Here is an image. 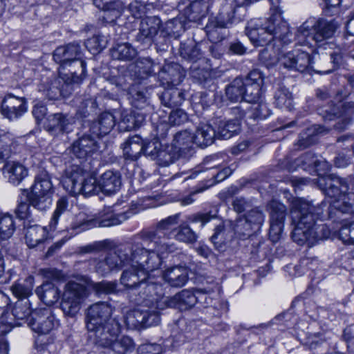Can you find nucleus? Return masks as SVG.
Listing matches in <instances>:
<instances>
[{"label": "nucleus", "mask_w": 354, "mask_h": 354, "mask_svg": "<svg viewBox=\"0 0 354 354\" xmlns=\"http://www.w3.org/2000/svg\"><path fill=\"white\" fill-rule=\"evenodd\" d=\"M323 205L315 206L304 198L295 199L291 203L290 216L294 229L292 238L299 245L308 243L314 245L320 240L326 239L330 234L328 226L317 223V218H323Z\"/></svg>", "instance_id": "obj_1"}, {"label": "nucleus", "mask_w": 354, "mask_h": 354, "mask_svg": "<svg viewBox=\"0 0 354 354\" xmlns=\"http://www.w3.org/2000/svg\"><path fill=\"white\" fill-rule=\"evenodd\" d=\"M245 34L254 46H263L274 39L284 44H288L293 40V34L288 24L283 19L281 12L278 10L265 21L251 19L245 28Z\"/></svg>", "instance_id": "obj_2"}, {"label": "nucleus", "mask_w": 354, "mask_h": 354, "mask_svg": "<svg viewBox=\"0 0 354 354\" xmlns=\"http://www.w3.org/2000/svg\"><path fill=\"white\" fill-rule=\"evenodd\" d=\"M319 189L331 198L330 205L342 213L354 214V177L342 178L335 174L317 179Z\"/></svg>", "instance_id": "obj_3"}, {"label": "nucleus", "mask_w": 354, "mask_h": 354, "mask_svg": "<svg viewBox=\"0 0 354 354\" xmlns=\"http://www.w3.org/2000/svg\"><path fill=\"white\" fill-rule=\"evenodd\" d=\"M62 184L64 189L73 196L82 194L87 197L101 192L99 181L78 165H73L66 171Z\"/></svg>", "instance_id": "obj_4"}, {"label": "nucleus", "mask_w": 354, "mask_h": 354, "mask_svg": "<svg viewBox=\"0 0 354 354\" xmlns=\"http://www.w3.org/2000/svg\"><path fill=\"white\" fill-rule=\"evenodd\" d=\"M130 268L124 270L120 277V283L136 295L132 301L136 304L141 302L145 297H152L158 285L149 281V276L142 272L135 263L131 262Z\"/></svg>", "instance_id": "obj_5"}, {"label": "nucleus", "mask_w": 354, "mask_h": 354, "mask_svg": "<svg viewBox=\"0 0 354 354\" xmlns=\"http://www.w3.org/2000/svg\"><path fill=\"white\" fill-rule=\"evenodd\" d=\"M180 214L169 216L160 221L153 230H145L140 232L142 241L153 243L158 251L171 252L176 250L174 243H169V234L166 231L178 224Z\"/></svg>", "instance_id": "obj_6"}, {"label": "nucleus", "mask_w": 354, "mask_h": 354, "mask_svg": "<svg viewBox=\"0 0 354 354\" xmlns=\"http://www.w3.org/2000/svg\"><path fill=\"white\" fill-rule=\"evenodd\" d=\"M152 248H146L141 243H129L130 263H135L142 272L149 274L158 269L162 263L160 253L153 243Z\"/></svg>", "instance_id": "obj_7"}, {"label": "nucleus", "mask_w": 354, "mask_h": 354, "mask_svg": "<svg viewBox=\"0 0 354 354\" xmlns=\"http://www.w3.org/2000/svg\"><path fill=\"white\" fill-rule=\"evenodd\" d=\"M279 64L288 70H294L299 72H304L312 68L319 74H328L332 73L336 66L334 64L331 68L319 71L313 69V59L310 53L304 49H295L292 51L281 54L279 56Z\"/></svg>", "instance_id": "obj_8"}, {"label": "nucleus", "mask_w": 354, "mask_h": 354, "mask_svg": "<svg viewBox=\"0 0 354 354\" xmlns=\"http://www.w3.org/2000/svg\"><path fill=\"white\" fill-rule=\"evenodd\" d=\"M82 283L69 281L65 286L60 306L66 316L74 317L77 315L87 296V285Z\"/></svg>", "instance_id": "obj_9"}, {"label": "nucleus", "mask_w": 354, "mask_h": 354, "mask_svg": "<svg viewBox=\"0 0 354 354\" xmlns=\"http://www.w3.org/2000/svg\"><path fill=\"white\" fill-rule=\"evenodd\" d=\"M218 290V283L212 282L210 287L198 288L195 290V292L189 290H183L172 297H164L163 302L167 307L186 310L192 308L197 302H201L205 293Z\"/></svg>", "instance_id": "obj_10"}, {"label": "nucleus", "mask_w": 354, "mask_h": 354, "mask_svg": "<svg viewBox=\"0 0 354 354\" xmlns=\"http://www.w3.org/2000/svg\"><path fill=\"white\" fill-rule=\"evenodd\" d=\"M129 243L119 246L113 252L96 261L95 270L102 276H105L113 270H119L130 263Z\"/></svg>", "instance_id": "obj_11"}, {"label": "nucleus", "mask_w": 354, "mask_h": 354, "mask_svg": "<svg viewBox=\"0 0 354 354\" xmlns=\"http://www.w3.org/2000/svg\"><path fill=\"white\" fill-rule=\"evenodd\" d=\"M89 337L99 346L108 348L113 341L116 340L120 333V325L117 319L97 326L93 330H88Z\"/></svg>", "instance_id": "obj_12"}, {"label": "nucleus", "mask_w": 354, "mask_h": 354, "mask_svg": "<svg viewBox=\"0 0 354 354\" xmlns=\"http://www.w3.org/2000/svg\"><path fill=\"white\" fill-rule=\"evenodd\" d=\"M113 308L106 302H97L86 310V324L87 330H93L97 326L115 319L112 317Z\"/></svg>", "instance_id": "obj_13"}, {"label": "nucleus", "mask_w": 354, "mask_h": 354, "mask_svg": "<svg viewBox=\"0 0 354 354\" xmlns=\"http://www.w3.org/2000/svg\"><path fill=\"white\" fill-rule=\"evenodd\" d=\"M28 325L39 334H47L58 326L52 311L48 308L33 311Z\"/></svg>", "instance_id": "obj_14"}, {"label": "nucleus", "mask_w": 354, "mask_h": 354, "mask_svg": "<svg viewBox=\"0 0 354 354\" xmlns=\"http://www.w3.org/2000/svg\"><path fill=\"white\" fill-rule=\"evenodd\" d=\"M27 111L26 98L6 94L1 104V113L10 121L17 120Z\"/></svg>", "instance_id": "obj_15"}, {"label": "nucleus", "mask_w": 354, "mask_h": 354, "mask_svg": "<svg viewBox=\"0 0 354 354\" xmlns=\"http://www.w3.org/2000/svg\"><path fill=\"white\" fill-rule=\"evenodd\" d=\"M59 75L66 84H80L86 75V62L80 59L59 67Z\"/></svg>", "instance_id": "obj_16"}, {"label": "nucleus", "mask_w": 354, "mask_h": 354, "mask_svg": "<svg viewBox=\"0 0 354 354\" xmlns=\"http://www.w3.org/2000/svg\"><path fill=\"white\" fill-rule=\"evenodd\" d=\"M74 123L73 117L57 113L48 117L45 128L53 135L57 136L59 133H68L72 131Z\"/></svg>", "instance_id": "obj_17"}, {"label": "nucleus", "mask_w": 354, "mask_h": 354, "mask_svg": "<svg viewBox=\"0 0 354 354\" xmlns=\"http://www.w3.org/2000/svg\"><path fill=\"white\" fill-rule=\"evenodd\" d=\"M82 51L77 43H70L65 46L57 47L53 52V59L59 64L60 66H65L75 60L82 59Z\"/></svg>", "instance_id": "obj_18"}, {"label": "nucleus", "mask_w": 354, "mask_h": 354, "mask_svg": "<svg viewBox=\"0 0 354 354\" xmlns=\"http://www.w3.org/2000/svg\"><path fill=\"white\" fill-rule=\"evenodd\" d=\"M98 148L95 139L86 133L73 142L70 152L77 158L85 159L97 151Z\"/></svg>", "instance_id": "obj_19"}, {"label": "nucleus", "mask_w": 354, "mask_h": 354, "mask_svg": "<svg viewBox=\"0 0 354 354\" xmlns=\"http://www.w3.org/2000/svg\"><path fill=\"white\" fill-rule=\"evenodd\" d=\"M161 25L160 19L156 17H149L141 20L136 41L141 44H150L157 35Z\"/></svg>", "instance_id": "obj_20"}, {"label": "nucleus", "mask_w": 354, "mask_h": 354, "mask_svg": "<svg viewBox=\"0 0 354 354\" xmlns=\"http://www.w3.org/2000/svg\"><path fill=\"white\" fill-rule=\"evenodd\" d=\"M151 297H145V299H142L143 317H145L143 318V327H149L158 324L160 319L158 309L162 310L167 307L163 302V297L159 301H156V306L153 303L154 299H150Z\"/></svg>", "instance_id": "obj_21"}, {"label": "nucleus", "mask_w": 354, "mask_h": 354, "mask_svg": "<svg viewBox=\"0 0 354 354\" xmlns=\"http://www.w3.org/2000/svg\"><path fill=\"white\" fill-rule=\"evenodd\" d=\"M232 14L234 15L232 16L233 18L231 19L230 21L226 23V24L221 23L220 12L215 19L209 20L207 24L205 26V32L209 39L212 43H217L223 39L224 36L221 32V29L228 28L232 24L243 20V15L237 14L236 15L235 13Z\"/></svg>", "instance_id": "obj_22"}, {"label": "nucleus", "mask_w": 354, "mask_h": 354, "mask_svg": "<svg viewBox=\"0 0 354 354\" xmlns=\"http://www.w3.org/2000/svg\"><path fill=\"white\" fill-rule=\"evenodd\" d=\"M173 145L183 158L191 157L194 153L195 139L194 134L187 130L181 131L175 134Z\"/></svg>", "instance_id": "obj_23"}, {"label": "nucleus", "mask_w": 354, "mask_h": 354, "mask_svg": "<svg viewBox=\"0 0 354 354\" xmlns=\"http://www.w3.org/2000/svg\"><path fill=\"white\" fill-rule=\"evenodd\" d=\"M317 23L318 19L309 17L298 28L295 36L293 35V39L295 38L297 43L301 46L308 48L313 46L312 36L315 34Z\"/></svg>", "instance_id": "obj_24"}, {"label": "nucleus", "mask_w": 354, "mask_h": 354, "mask_svg": "<svg viewBox=\"0 0 354 354\" xmlns=\"http://www.w3.org/2000/svg\"><path fill=\"white\" fill-rule=\"evenodd\" d=\"M115 125V117L111 113L105 112L91 124L89 131L93 136L102 137L109 133Z\"/></svg>", "instance_id": "obj_25"}, {"label": "nucleus", "mask_w": 354, "mask_h": 354, "mask_svg": "<svg viewBox=\"0 0 354 354\" xmlns=\"http://www.w3.org/2000/svg\"><path fill=\"white\" fill-rule=\"evenodd\" d=\"M234 235L233 222L232 221H227L216 226L214 232L211 236V241L216 248L222 250L223 245L231 240Z\"/></svg>", "instance_id": "obj_26"}, {"label": "nucleus", "mask_w": 354, "mask_h": 354, "mask_svg": "<svg viewBox=\"0 0 354 354\" xmlns=\"http://www.w3.org/2000/svg\"><path fill=\"white\" fill-rule=\"evenodd\" d=\"M3 171L8 182L14 185H19L28 175L27 167L17 161L6 162Z\"/></svg>", "instance_id": "obj_27"}, {"label": "nucleus", "mask_w": 354, "mask_h": 354, "mask_svg": "<svg viewBox=\"0 0 354 354\" xmlns=\"http://www.w3.org/2000/svg\"><path fill=\"white\" fill-rule=\"evenodd\" d=\"M99 186L100 191L106 194H113L121 187V176L118 171L108 170L100 177Z\"/></svg>", "instance_id": "obj_28"}, {"label": "nucleus", "mask_w": 354, "mask_h": 354, "mask_svg": "<svg viewBox=\"0 0 354 354\" xmlns=\"http://www.w3.org/2000/svg\"><path fill=\"white\" fill-rule=\"evenodd\" d=\"M318 111L324 121H331L342 115L353 114L354 113V102L345 101L337 106L320 108Z\"/></svg>", "instance_id": "obj_29"}, {"label": "nucleus", "mask_w": 354, "mask_h": 354, "mask_svg": "<svg viewBox=\"0 0 354 354\" xmlns=\"http://www.w3.org/2000/svg\"><path fill=\"white\" fill-rule=\"evenodd\" d=\"M188 269L184 266H174L167 269L163 273L164 280L171 286L180 288L188 280Z\"/></svg>", "instance_id": "obj_30"}, {"label": "nucleus", "mask_w": 354, "mask_h": 354, "mask_svg": "<svg viewBox=\"0 0 354 354\" xmlns=\"http://www.w3.org/2000/svg\"><path fill=\"white\" fill-rule=\"evenodd\" d=\"M194 134L197 147L205 148L212 145L216 136V128L208 123H201Z\"/></svg>", "instance_id": "obj_31"}, {"label": "nucleus", "mask_w": 354, "mask_h": 354, "mask_svg": "<svg viewBox=\"0 0 354 354\" xmlns=\"http://www.w3.org/2000/svg\"><path fill=\"white\" fill-rule=\"evenodd\" d=\"M143 154L152 159L158 158L160 162H162V165L165 166L173 162L172 156L161 149L160 142L156 140L144 143Z\"/></svg>", "instance_id": "obj_32"}, {"label": "nucleus", "mask_w": 354, "mask_h": 354, "mask_svg": "<svg viewBox=\"0 0 354 354\" xmlns=\"http://www.w3.org/2000/svg\"><path fill=\"white\" fill-rule=\"evenodd\" d=\"M213 124L216 128L217 138L225 140L237 134L241 129L239 122L234 120L225 121L220 118H216L213 120Z\"/></svg>", "instance_id": "obj_33"}, {"label": "nucleus", "mask_w": 354, "mask_h": 354, "mask_svg": "<svg viewBox=\"0 0 354 354\" xmlns=\"http://www.w3.org/2000/svg\"><path fill=\"white\" fill-rule=\"evenodd\" d=\"M144 142L138 135L129 137L123 144V155L125 159L136 160L143 153Z\"/></svg>", "instance_id": "obj_34"}, {"label": "nucleus", "mask_w": 354, "mask_h": 354, "mask_svg": "<svg viewBox=\"0 0 354 354\" xmlns=\"http://www.w3.org/2000/svg\"><path fill=\"white\" fill-rule=\"evenodd\" d=\"M159 76L166 81L167 84L177 85L183 81V74L180 66L178 64H170L164 66L161 69L158 67Z\"/></svg>", "instance_id": "obj_35"}, {"label": "nucleus", "mask_w": 354, "mask_h": 354, "mask_svg": "<svg viewBox=\"0 0 354 354\" xmlns=\"http://www.w3.org/2000/svg\"><path fill=\"white\" fill-rule=\"evenodd\" d=\"M35 292L38 297L46 305L51 306L59 299L60 291L50 282L44 283L37 288Z\"/></svg>", "instance_id": "obj_36"}, {"label": "nucleus", "mask_w": 354, "mask_h": 354, "mask_svg": "<svg viewBox=\"0 0 354 354\" xmlns=\"http://www.w3.org/2000/svg\"><path fill=\"white\" fill-rule=\"evenodd\" d=\"M79 280L88 286L92 288L97 295L114 294L117 292L118 283L116 281H102L100 282H93L87 276H80Z\"/></svg>", "instance_id": "obj_37"}, {"label": "nucleus", "mask_w": 354, "mask_h": 354, "mask_svg": "<svg viewBox=\"0 0 354 354\" xmlns=\"http://www.w3.org/2000/svg\"><path fill=\"white\" fill-rule=\"evenodd\" d=\"M48 231L46 227L38 225L30 226L27 228L25 239L27 245L35 248L47 239Z\"/></svg>", "instance_id": "obj_38"}, {"label": "nucleus", "mask_w": 354, "mask_h": 354, "mask_svg": "<svg viewBox=\"0 0 354 354\" xmlns=\"http://www.w3.org/2000/svg\"><path fill=\"white\" fill-rule=\"evenodd\" d=\"M316 27L315 34L312 36V41L315 43H319L324 39L332 37L336 30V26L333 21L323 19H318Z\"/></svg>", "instance_id": "obj_39"}, {"label": "nucleus", "mask_w": 354, "mask_h": 354, "mask_svg": "<svg viewBox=\"0 0 354 354\" xmlns=\"http://www.w3.org/2000/svg\"><path fill=\"white\" fill-rule=\"evenodd\" d=\"M131 214V212L127 211L122 213L115 214L109 212L104 214L100 219L95 221V226L100 227H108L121 224L127 220Z\"/></svg>", "instance_id": "obj_40"}, {"label": "nucleus", "mask_w": 354, "mask_h": 354, "mask_svg": "<svg viewBox=\"0 0 354 354\" xmlns=\"http://www.w3.org/2000/svg\"><path fill=\"white\" fill-rule=\"evenodd\" d=\"M162 104L169 108L181 105L185 100L184 93L177 88L165 90L160 97Z\"/></svg>", "instance_id": "obj_41"}, {"label": "nucleus", "mask_w": 354, "mask_h": 354, "mask_svg": "<svg viewBox=\"0 0 354 354\" xmlns=\"http://www.w3.org/2000/svg\"><path fill=\"white\" fill-rule=\"evenodd\" d=\"M329 128L319 125H315L307 129L304 137L302 136L298 140V149L300 150L309 147L317 142V135L324 133L328 131Z\"/></svg>", "instance_id": "obj_42"}, {"label": "nucleus", "mask_w": 354, "mask_h": 354, "mask_svg": "<svg viewBox=\"0 0 354 354\" xmlns=\"http://www.w3.org/2000/svg\"><path fill=\"white\" fill-rule=\"evenodd\" d=\"M244 81L241 77H236L225 88V96L232 102H238L243 99Z\"/></svg>", "instance_id": "obj_43"}, {"label": "nucleus", "mask_w": 354, "mask_h": 354, "mask_svg": "<svg viewBox=\"0 0 354 354\" xmlns=\"http://www.w3.org/2000/svg\"><path fill=\"white\" fill-rule=\"evenodd\" d=\"M32 192L38 194H50L53 195V184L51 183L48 174L46 171H42L35 178V183L32 186Z\"/></svg>", "instance_id": "obj_44"}, {"label": "nucleus", "mask_w": 354, "mask_h": 354, "mask_svg": "<svg viewBox=\"0 0 354 354\" xmlns=\"http://www.w3.org/2000/svg\"><path fill=\"white\" fill-rule=\"evenodd\" d=\"M32 310L28 301L19 300L17 301L12 310V320L17 322H28V318L32 316Z\"/></svg>", "instance_id": "obj_45"}, {"label": "nucleus", "mask_w": 354, "mask_h": 354, "mask_svg": "<svg viewBox=\"0 0 354 354\" xmlns=\"http://www.w3.org/2000/svg\"><path fill=\"white\" fill-rule=\"evenodd\" d=\"M136 53V50L128 43L117 44L112 48L111 50V55L113 59L124 61L133 59Z\"/></svg>", "instance_id": "obj_46"}, {"label": "nucleus", "mask_w": 354, "mask_h": 354, "mask_svg": "<svg viewBox=\"0 0 354 354\" xmlns=\"http://www.w3.org/2000/svg\"><path fill=\"white\" fill-rule=\"evenodd\" d=\"M27 198L30 205L39 211H46L50 208L52 204V196L50 194H38L29 192Z\"/></svg>", "instance_id": "obj_47"}, {"label": "nucleus", "mask_w": 354, "mask_h": 354, "mask_svg": "<svg viewBox=\"0 0 354 354\" xmlns=\"http://www.w3.org/2000/svg\"><path fill=\"white\" fill-rule=\"evenodd\" d=\"M138 304L139 306L136 308L128 311L124 316V322L129 328L143 327L145 317H143L142 299H141V302Z\"/></svg>", "instance_id": "obj_48"}, {"label": "nucleus", "mask_w": 354, "mask_h": 354, "mask_svg": "<svg viewBox=\"0 0 354 354\" xmlns=\"http://www.w3.org/2000/svg\"><path fill=\"white\" fill-rule=\"evenodd\" d=\"M13 142V135L8 131L0 129V161L2 162L10 157Z\"/></svg>", "instance_id": "obj_49"}, {"label": "nucleus", "mask_w": 354, "mask_h": 354, "mask_svg": "<svg viewBox=\"0 0 354 354\" xmlns=\"http://www.w3.org/2000/svg\"><path fill=\"white\" fill-rule=\"evenodd\" d=\"M299 340L310 349L316 348L325 341L324 334L322 332H302L298 335Z\"/></svg>", "instance_id": "obj_50"}, {"label": "nucleus", "mask_w": 354, "mask_h": 354, "mask_svg": "<svg viewBox=\"0 0 354 354\" xmlns=\"http://www.w3.org/2000/svg\"><path fill=\"white\" fill-rule=\"evenodd\" d=\"M144 120L142 115L129 114L127 112H123L121 114V120L118 123V127L120 131H131L135 128L140 127Z\"/></svg>", "instance_id": "obj_51"}, {"label": "nucleus", "mask_w": 354, "mask_h": 354, "mask_svg": "<svg viewBox=\"0 0 354 354\" xmlns=\"http://www.w3.org/2000/svg\"><path fill=\"white\" fill-rule=\"evenodd\" d=\"M93 3L100 9L112 12L115 19L125 8L124 3L121 0H93Z\"/></svg>", "instance_id": "obj_52"}, {"label": "nucleus", "mask_w": 354, "mask_h": 354, "mask_svg": "<svg viewBox=\"0 0 354 354\" xmlns=\"http://www.w3.org/2000/svg\"><path fill=\"white\" fill-rule=\"evenodd\" d=\"M33 289V278L29 277L24 283H14L10 290L12 294L19 300H24L32 295Z\"/></svg>", "instance_id": "obj_53"}, {"label": "nucleus", "mask_w": 354, "mask_h": 354, "mask_svg": "<svg viewBox=\"0 0 354 354\" xmlns=\"http://www.w3.org/2000/svg\"><path fill=\"white\" fill-rule=\"evenodd\" d=\"M174 231L176 232L174 237L178 241L194 243L197 241V234L185 223L180 224Z\"/></svg>", "instance_id": "obj_54"}, {"label": "nucleus", "mask_w": 354, "mask_h": 354, "mask_svg": "<svg viewBox=\"0 0 354 354\" xmlns=\"http://www.w3.org/2000/svg\"><path fill=\"white\" fill-rule=\"evenodd\" d=\"M275 104L280 109H290L292 107V93L287 88L279 86L274 94Z\"/></svg>", "instance_id": "obj_55"}, {"label": "nucleus", "mask_w": 354, "mask_h": 354, "mask_svg": "<svg viewBox=\"0 0 354 354\" xmlns=\"http://www.w3.org/2000/svg\"><path fill=\"white\" fill-rule=\"evenodd\" d=\"M15 230L13 218L10 214L0 216V241L10 238Z\"/></svg>", "instance_id": "obj_56"}, {"label": "nucleus", "mask_w": 354, "mask_h": 354, "mask_svg": "<svg viewBox=\"0 0 354 354\" xmlns=\"http://www.w3.org/2000/svg\"><path fill=\"white\" fill-rule=\"evenodd\" d=\"M136 73L142 77L148 76L154 73L155 68L158 66L149 57L138 58L135 64Z\"/></svg>", "instance_id": "obj_57"}, {"label": "nucleus", "mask_w": 354, "mask_h": 354, "mask_svg": "<svg viewBox=\"0 0 354 354\" xmlns=\"http://www.w3.org/2000/svg\"><path fill=\"white\" fill-rule=\"evenodd\" d=\"M179 52L183 59L190 62H195L201 57L200 49L193 43L181 44Z\"/></svg>", "instance_id": "obj_58"}, {"label": "nucleus", "mask_w": 354, "mask_h": 354, "mask_svg": "<svg viewBox=\"0 0 354 354\" xmlns=\"http://www.w3.org/2000/svg\"><path fill=\"white\" fill-rule=\"evenodd\" d=\"M109 348H111L117 354H124L133 348V342L128 336H122L120 338L118 337Z\"/></svg>", "instance_id": "obj_59"}, {"label": "nucleus", "mask_w": 354, "mask_h": 354, "mask_svg": "<svg viewBox=\"0 0 354 354\" xmlns=\"http://www.w3.org/2000/svg\"><path fill=\"white\" fill-rule=\"evenodd\" d=\"M107 44L106 38L102 35H95L85 42L86 48L93 54L100 53Z\"/></svg>", "instance_id": "obj_60"}, {"label": "nucleus", "mask_w": 354, "mask_h": 354, "mask_svg": "<svg viewBox=\"0 0 354 354\" xmlns=\"http://www.w3.org/2000/svg\"><path fill=\"white\" fill-rule=\"evenodd\" d=\"M208 0H196L190 4L191 17L193 20L199 19L205 16L209 10Z\"/></svg>", "instance_id": "obj_61"}, {"label": "nucleus", "mask_w": 354, "mask_h": 354, "mask_svg": "<svg viewBox=\"0 0 354 354\" xmlns=\"http://www.w3.org/2000/svg\"><path fill=\"white\" fill-rule=\"evenodd\" d=\"M233 230L234 234L240 237L250 236L253 232H256L244 217L238 218L235 223L233 222Z\"/></svg>", "instance_id": "obj_62"}, {"label": "nucleus", "mask_w": 354, "mask_h": 354, "mask_svg": "<svg viewBox=\"0 0 354 354\" xmlns=\"http://www.w3.org/2000/svg\"><path fill=\"white\" fill-rule=\"evenodd\" d=\"M243 217L256 231L260 230L265 220V215L258 208L250 210Z\"/></svg>", "instance_id": "obj_63"}, {"label": "nucleus", "mask_w": 354, "mask_h": 354, "mask_svg": "<svg viewBox=\"0 0 354 354\" xmlns=\"http://www.w3.org/2000/svg\"><path fill=\"white\" fill-rule=\"evenodd\" d=\"M270 221H284L286 208L285 205L277 201H272L268 204Z\"/></svg>", "instance_id": "obj_64"}]
</instances>
